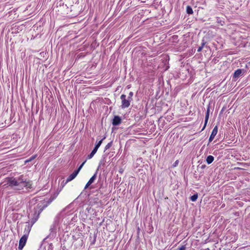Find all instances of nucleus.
<instances>
[{"label":"nucleus","mask_w":250,"mask_h":250,"mask_svg":"<svg viewBox=\"0 0 250 250\" xmlns=\"http://www.w3.org/2000/svg\"><path fill=\"white\" fill-rule=\"evenodd\" d=\"M31 229V226H30L29 224L26 226L23 232V235L19 241L18 247L19 250H22L25 245Z\"/></svg>","instance_id":"obj_2"},{"label":"nucleus","mask_w":250,"mask_h":250,"mask_svg":"<svg viewBox=\"0 0 250 250\" xmlns=\"http://www.w3.org/2000/svg\"><path fill=\"white\" fill-rule=\"evenodd\" d=\"M209 111H210V109H209V106L208 105V107L207 108V112H206V114L205 124H204V127L202 128V130H203L205 129V128L207 124L208 123V120L209 118Z\"/></svg>","instance_id":"obj_8"},{"label":"nucleus","mask_w":250,"mask_h":250,"mask_svg":"<svg viewBox=\"0 0 250 250\" xmlns=\"http://www.w3.org/2000/svg\"><path fill=\"white\" fill-rule=\"evenodd\" d=\"M197 198H198V194H197V193L194 194V195H193L192 196H191L190 197V200L194 202V201H195L197 199Z\"/></svg>","instance_id":"obj_16"},{"label":"nucleus","mask_w":250,"mask_h":250,"mask_svg":"<svg viewBox=\"0 0 250 250\" xmlns=\"http://www.w3.org/2000/svg\"><path fill=\"white\" fill-rule=\"evenodd\" d=\"M7 184L16 189V187H18V178L16 179L13 177L8 178Z\"/></svg>","instance_id":"obj_5"},{"label":"nucleus","mask_w":250,"mask_h":250,"mask_svg":"<svg viewBox=\"0 0 250 250\" xmlns=\"http://www.w3.org/2000/svg\"><path fill=\"white\" fill-rule=\"evenodd\" d=\"M37 207L39 208H40V209L38 211L35 210L34 213L33 214V217H32L31 220V223H32V225L35 223L36 221L38 220L41 213L42 212V211L44 208V207H41V206H39V205H38Z\"/></svg>","instance_id":"obj_4"},{"label":"nucleus","mask_w":250,"mask_h":250,"mask_svg":"<svg viewBox=\"0 0 250 250\" xmlns=\"http://www.w3.org/2000/svg\"><path fill=\"white\" fill-rule=\"evenodd\" d=\"M133 92H130L129 93V95L128 96V98L130 99L131 101H132L133 99H132V97H133Z\"/></svg>","instance_id":"obj_20"},{"label":"nucleus","mask_w":250,"mask_h":250,"mask_svg":"<svg viewBox=\"0 0 250 250\" xmlns=\"http://www.w3.org/2000/svg\"><path fill=\"white\" fill-rule=\"evenodd\" d=\"M179 250H186L185 246H182L181 247L179 248Z\"/></svg>","instance_id":"obj_22"},{"label":"nucleus","mask_w":250,"mask_h":250,"mask_svg":"<svg viewBox=\"0 0 250 250\" xmlns=\"http://www.w3.org/2000/svg\"><path fill=\"white\" fill-rule=\"evenodd\" d=\"M37 155H33L32 157H31L29 159H27V160H26L25 161V163H28L29 162H31V161H32L33 160H34V159L36 158Z\"/></svg>","instance_id":"obj_17"},{"label":"nucleus","mask_w":250,"mask_h":250,"mask_svg":"<svg viewBox=\"0 0 250 250\" xmlns=\"http://www.w3.org/2000/svg\"><path fill=\"white\" fill-rule=\"evenodd\" d=\"M242 74V70L241 69H237L233 74V77L234 78H237L239 77Z\"/></svg>","instance_id":"obj_10"},{"label":"nucleus","mask_w":250,"mask_h":250,"mask_svg":"<svg viewBox=\"0 0 250 250\" xmlns=\"http://www.w3.org/2000/svg\"><path fill=\"white\" fill-rule=\"evenodd\" d=\"M90 185V184L87 182L86 184V185L85 186V187H84V189H86L87 188H88V187Z\"/></svg>","instance_id":"obj_23"},{"label":"nucleus","mask_w":250,"mask_h":250,"mask_svg":"<svg viewBox=\"0 0 250 250\" xmlns=\"http://www.w3.org/2000/svg\"><path fill=\"white\" fill-rule=\"evenodd\" d=\"M97 149H96L95 147L94 148V149H93V150L92 151V152L90 153V154H89L87 156V158L86 159H91L93 156L95 155V154L97 152Z\"/></svg>","instance_id":"obj_11"},{"label":"nucleus","mask_w":250,"mask_h":250,"mask_svg":"<svg viewBox=\"0 0 250 250\" xmlns=\"http://www.w3.org/2000/svg\"><path fill=\"white\" fill-rule=\"evenodd\" d=\"M218 132V127L217 125H216L213 129L212 132L210 135V137L209 138V142H211L213 139L214 138L215 136L217 134Z\"/></svg>","instance_id":"obj_6"},{"label":"nucleus","mask_w":250,"mask_h":250,"mask_svg":"<svg viewBox=\"0 0 250 250\" xmlns=\"http://www.w3.org/2000/svg\"><path fill=\"white\" fill-rule=\"evenodd\" d=\"M205 43H205V42H203V43H202L201 46H199V47H198V49H197V51H198V52H201V51L202 50L203 47H204V45H205Z\"/></svg>","instance_id":"obj_18"},{"label":"nucleus","mask_w":250,"mask_h":250,"mask_svg":"<svg viewBox=\"0 0 250 250\" xmlns=\"http://www.w3.org/2000/svg\"><path fill=\"white\" fill-rule=\"evenodd\" d=\"M121 123V119L118 116H115L112 121V125H118Z\"/></svg>","instance_id":"obj_7"},{"label":"nucleus","mask_w":250,"mask_h":250,"mask_svg":"<svg viewBox=\"0 0 250 250\" xmlns=\"http://www.w3.org/2000/svg\"><path fill=\"white\" fill-rule=\"evenodd\" d=\"M96 177H97V173H95L94 174V175H93L91 178L89 180V181H88V182L91 185L94 182V181L95 180L96 178Z\"/></svg>","instance_id":"obj_13"},{"label":"nucleus","mask_w":250,"mask_h":250,"mask_svg":"<svg viewBox=\"0 0 250 250\" xmlns=\"http://www.w3.org/2000/svg\"><path fill=\"white\" fill-rule=\"evenodd\" d=\"M120 98L122 101L121 108L124 109L128 107L131 101L130 99L128 98L126 99V96L125 94H122Z\"/></svg>","instance_id":"obj_3"},{"label":"nucleus","mask_w":250,"mask_h":250,"mask_svg":"<svg viewBox=\"0 0 250 250\" xmlns=\"http://www.w3.org/2000/svg\"><path fill=\"white\" fill-rule=\"evenodd\" d=\"M177 163H178V161H176L175 162V165H177Z\"/></svg>","instance_id":"obj_24"},{"label":"nucleus","mask_w":250,"mask_h":250,"mask_svg":"<svg viewBox=\"0 0 250 250\" xmlns=\"http://www.w3.org/2000/svg\"><path fill=\"white\" fill-rule=\"evenodd\" d=\"M187 13L188 14H192L193 13L192 9L190 6H187Z\"/></svg>","instance_id":"obj_15"},{"label":"nucleus","mask_w":250,"mask_h":250,"mask_svg":"<svg viewBox=\"0 0 250 250\" xmlns=\"http://www.w3.org/2000/svg\"><path fill=\"white\" fill-rule=\"evenodd\" d=\"M78 171L75 170L66 179V182L68 183L73 180L78 175Z\"/></svg>","instance_id":"obj_9"},{"label":"nucleus","mask_w":250,"mask_h":250,"mask_svg":"<svg viewBox=\"0 0 250 250\" xmlns=\"http://www.w3.org/2000/svg\"><path fill=\"white\" fill-rule=\"evenodd\" d=\"M86 162V160L85 161H84L81 165L79 167V168L76 170V171H78V173L79 172V171H80V170L81 169V168L83 167V166L84 164H85V163Z\"/></svg>","instance_id":"obj_19"},{"label":"nucleus","mask_w":250,"mask_h":250,"mask_svg":"<svg viewBox=\"0 0 250 250\" xmlns=\"http://www.w3.org/2000/svg\"><path fill=\"white\" fill-rule=\"evenodd\" d=\"M214 157L211 155H208L206 158V162L208 164H210L214 161Z\"/></svg>","instance_id":"obj_12"},{"label":"nucleus","mask_w":250,"mask_h":250,"mask_svg":"<svg viewBox=\"0 0 250 250\" xmlns=\"http://www.w3.org/2000/svg\"><path fill=\"white\" fill-rule=\"evenodd\" d=\"M111 142L108 143L106 145V146L105 147V149L106 150V149L109 148L111 147Z\"/></svg>","instance_id":"obj_21"},{"label":"nucleus","mask_w":250,"mask_h":250,"mask_svg":"<svg viewBox=\"0 0 250 250\" xmlns=\"http://www.w3.org/2000/svg\"><path fill=\"white\" fill-rule=\"evenodd\" d=\"M24 188H32V182L30 180H27L23 178V175H21L18 178V187H16V190H22Z\"/></svg>","instance_id":"obj_1"},{"label":"nucleus","mask_w":250,"mask_h":250,"mask_svg":"<svg viewBox=\"0 0 250 250\" xmlns=\"http://www.w3.org/2000/svg\"><path fill=\"white\" fill-rule=\"evenodd\" d=\"M105 138V137H104L102 140H101L100 141H99L97 144L95 145V148L97 149H98L99 148V147L101 145L102 142H103V141Z\"/></svg>","instance_id":"obj_14"}]
</instances>
